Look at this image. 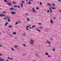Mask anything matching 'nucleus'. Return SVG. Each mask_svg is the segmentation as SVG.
<instances>
[{
  "label": "nucleus",
  "instance_id": "ea45409f",
  "mask_svg": "<svg viewBox=\"0 0 61 61\" xmlns=\"http://www.w3.org/2000/svg\"><path fill=\"white\" fill-rule=\"evenodd\" d=\"M36 56H37V54H36Z\"/></svg>",
  "mask_w": 61,
  "mask_h": 61
},
{
  "label": "nucleus",
  "instance_id": "39448f33",
  "mask_svg": "<svg viewBox=\"0 0 61 61\" xmlns=\"http://www.w3.org/2000/svg\"><path fill=\"white\" fill-rule=\"evenodd\" d=\"M23 4L22 3H21L20 4L21 7H22V8H23Z\"/></svg>",
  "mask_w": 61,
  "mask_h": 61
},
{
  "label": "nucleus",
  "instance_id": "2eb2a0df",
  "mask_svg": "<svg viewBox=\"0 0 61 61\" xmlns=\"http://www.w3.org/2000/svg\"><path fill=\"white\" fill-rule=\"evenodd\" d=\"M32 3H31V2H30V1H29V3H28V4H29V5H30Z\"/></svg>",
  "mask_w": 61,
  "mask_h": 61
},
{
  "label": "nucleus",
  "instance_id": "7ed1b4c3",
  "mask_svg": "<svg viewBox=\"0 0 61 61\" xmlns=\"http://www.w3.org/2000/svg\"><path fill=\"white\" fill-rule=\"evenodd\" d=\"M0 16H1V17L3 16H6V15L3 14H0Z\"/></svg>",
  "mask_w": 61,
  "mask_h": 61
},
{
  "label": "nucleus",
  "instance_id": "4468645a",
  "mask_svg": "<svg viewBox=\"0 0 61 61\" xmlns=\"http://www.w3.org/2000/svg\"><path fill=\"white\" fill-rule=\"evenodd\" d=\"M47 43L49 44V45H50L51 44V43L49 41H47Z\"/></svg>",
  "mask_w": 61,
  "mask_h": 61
},
{
  "label": "nucleus",
  "instance_id": "e2e57ef3",
  "mask_svg": "<svg viewBox=\"0 0 61 61\" xmlns=\"http://www.w3.org/2000/svg\"><path fill=\"white\" fill-rule=\"evenodd\" d=\"M49 46H51V45H50Z\"/></svg>",
  "mask_w": 61,
  "mask_h": 61
},
{
  "label": "nucleus",
  "instance_id": "1a4fd4ad",
  "mask_svg": "<svg viewBox=\"0 0 61 61\" xmlns=\"http://www.w3.org/2000/svg\"><path fill=\"white\" fill-rule=\"evenodd\" d=\"M36 29L39 32H41V31H40V30H39V29H37L36 28Z\"/></svg>",
  "mask_w": 61,
  "mask_h": 61
},
{
  "label": "nucleus",
  "instance_id": "f257e3e1",
  "mask_svg": "<svg viewBox=\"0 0 61 61\" xmlns=\"http://www.w3.org/2000/svg\"><path fill=\"white\" fill-rule=\"evenodd\" d=\"M30 44H31V45H33V44H34V41H33V40H30Z\"/></svg>",
  "mask_w": 61,
  "mask_h": 61
},
{
  "label": "nucleus",
  "instance_id": "bb28decb",
  "mask_svg": "<svg viewBox=\"0 0 61 61\" xmlns=\"http://www.w3.org/2000/svg\"><path fill=\"white\" fill-rule=\"evenodd\" d=\"M11 49H12V50H13V51H14V48H12Z\"/></svg>",
  "mask_w": 61,
  "mask_h": 61
},
{
  "label": "nucleus",
  "instance_id": "7c9ffc66",
  "mask_svg": "<svg viewBox=\"0 0 61 61\" xmlns=\"http://www.w3.org/2000/svg\"><path fill=\"white\" fill-rule=\"evenodd\" d=\"M53 50L54 51H55V48H54L53 49Z\"/></svg>",
  "mask_w": 61,
  "mask_h": 61
},
{
  "label": "nucleus",
  "instance_id": "aec40b11",
  "mask_svg": "<svg viewBox=\"0 0 61 61\" xmlns=\"http://www.w3.org/2000/svg\"><path fill=\"white\" fill-rule=\"evenodd\" d=\"M13 34H15V35H16V33L15 32H14L13 33Z\"/></svg>",
  "mask_w": 61,
  "mask_h": 61
},
{
  "label": "nucleus",
  "instance_id": "4d7b16f0",
  "mask_svg": "<svg viewBox=\"0 0 61 61\" xmlns=\"http://www.w3.org/2000/svg\"><path fill=\"white\" fill-rule=\"evenodd\" d=\"M19 23H21V21H19Z\"/></svg>",
  "mask_w": 61,
  "mask_h": 61
},
{
  "label": "nucleus",
  "instance_id": "774afa93",
  "mask_svg": "<svg viewBox=\"0 0 61 61\" xmlns=\"http://www.w3.org/2000/svg\"><path fill=\"white\" fill-rule=\"evenodd\" d=\"M0 35H1V32H0Z\"/></svg>",
  "mask_w": 61,
  "mask_h": 61
},
{
  "label": "nucleus",
  "instance_id": "9d476101",
  "mask_svg": "<svg viewBox=\"0 0 61 61\" xmlns=\"http://www.w3.org/2000/svg\"><path fill=\"white\" fill-rule=\"evenodd\" d=\"M4 61V59L0 58V61Z\"/></svg>",
  "mask_w": 61,
  "mask_h": 61
},
{
  "label": "nucleus",
  "instance_id": "5fc2aeb1",
  "mask_svg": "<svg viewBox=\"0 0 61 61\" xmlns=\"http://www.w3.org/2000/svg\"><path fill=\"white\" fill-rule=\"evenodd\" d=\"M0 46H1V47H2V46L1 45H0Z\"/></svg>",
  "mask_w": 61,
  "mask_h": 61
},
{
  "label": "nucleus",
  "instance_id": "864d4df0",
  "mask_svg": "<svg viewBox=\"0 0 61 61\" xmlns=\"http://www.w3.org/2000/svg\"><path fill=\"white\" fill-rule=\"evenodd\" d=\"M59 12H61V10H60Z\"/></svg>",
  "mask_w": 61,
  "mask_h": 61
},
{
  "label": "nucleus",
  "instance_id": "8fccbe9b",
  "mask_svg": "<svg viewBox=\"0 0 61 61\" xmlns=\"http://www.w3.org/2000/svg\"><path fill=\"white\" fill-rule=\"evenodd\" d=\"M13 3H15V2H14V1H13Z\"/></svg>",
  "mask_w": 61,
  "mask_h": 61
},
{
  "label": "nucleus",
  "instance_id": "f8f14e48",
  "mask_svg": "<svg viewBox=\"0 0 61 61\" xmlns=\"http://www.w3.org/2000/svg\"><path fill=\"white\" fill-rule=\"evenodd\" d=\"M47 5H49V6H52V5L50 4L49 3H47Z\"/></svg>",
  "mask_w": 61,
  "mask_h": 61
},
{
  "label": "nucleus",
  "instance_id": "0e129e2a",
  "mask_svg": "<svg viewBox=\"0 0 61 61\" xmlns=\"http://www.w3.org/2000/svg\"><path fill=\"white\" fill-rule=\"evenodd\" d=\"M23 56H25V55H23Z\"/></svg>",
  "mask_w": 61,
  "mask_h": 61
},
{
  "label": "nucleus",
  "instance_id": "a211bd4d",
  "mask_svg": "<svg viewBox=\"0 0 61 61\" xmlns=\"http://www.w3.org/2000/svg\"><path fill=\"white\" fill-rule=\"evenodd\" d=\"M8 24V22L6 23L5 24V25H6V26L7 25V24Z\"/></svg>",
  "mask_w": 61,
  "mask_h": 61
},
{
  "label": "nucleus",
  "instance_id": "37998d69",
  "mask_svg": "<svg viewBox=\"0 0 61 61\" xmlns=\"http://www.w3.org/2000/svg\"><path fill=\"white\" fill-rule=\"evenodd\" d=\"M60 2H61V0H58Z\"/></svg>",
  "mask_w": 61,
  "mask_h": 61
},
{
  "label": "nucleus",
  "instance_id": "49530a36",
  "mask_svg": "<svg viewBox=\"0 0 61 61\" xmlns=\"http://www.w3.org/2000/svg\"><path fill=\"white\" fill-rule=\"evenodd\" d=\"M10 59L11 60H13V59H12V58H10Z\"/></svg>",
  "mask_w": 61,
  "mask_h": 61
},
{
  "label": "nucleus",
  "instance_id": "338daca9",
  "mask_svg": "<svg viewBox=\"0 0 61 61\" xmlns=\"http://www.w3.org/2000/svg\"><path fill=\"white\" fill-rule=\"evenodd\" d=\"M26 1H27V0H26Z\"/></svg>",
  "mask_w": 61,
  "mask_h": 61
},
{
  "label": "nucleus",
  "instance_id": "680f3d73",
  "mask_svg": "<svg viewBox=\"0 0 61 61\" xmlns=\"http://www.w3.org/2000/svg\"><path fill=\"white\" fill-rule=\"evenodd\" d=\"M26 5H27V3H26Z\"/></svg>",
  "mask_w": 61,
  "mask_h": 61
},
{
  "label": "nucleus",
  "instance_id": "4c0bfd02",
  "mask_svg": "<svg viewBox=\"0 0 61 61\" xmlns=\"http://www.w3.org/2000/svg\"><path fill=\"white\" fill-rule=\"evenodd\" d=\"M50 39H51V40H53V39H52V38H50Z\"/></svg>",
  "mask_w": 61,
  "mask_h": 61
},
{
  "label": "nucleus",
  "instance_id": "f704fd0d",
  "mask_svg": "<svg viewBox=\"0 0 61 61\" xmlns=\"http://www.w3.org/2000/svg\"><path fill=\"white\" fill-rule=\"evenodd\" d=\"M4 2H6L7 1L6 0H4Z\"/></svg>",
  "mask_w": 61,
  "mask_h": 61
},
{
  "label": "nucleus",
  "instance_id": "2f4dec72",
  "mask_svg": "<svg viewBox=\"0 0 61 61\" xmlns=\"http://www.w3.org/2000/svg\"><path fill=\"white\" fill-rule=\"evenodd\" d=\"M18 22H16L15 23V25H16L17 24H18Z\"/></svg>",
  "mask_w": 61,
  "mask_h": 61
},
{
  "label": "nucleus",
  "instance_id": "20e7f679",
  "mask_svg": "<svg viewBox=\"0 0 61 61\" xmlns=\"http://www.w3.org/2000/svg\"><path fill=\"white\" fill-rule=\"evenodd\" d=\"M32 11L33 12H36V10H35V8H32Z\"/></svg>",
  "mask_w": 61,
  "mask_h": 61
},
{
  "label": "nucleus",
  "instance_id": "6e6d98bb",
  "mask_svg": "<svg viewBox=\"0 0 61 61\" xmlns=\"http://www.w3.org/2000/svg\"><path fill=\"white\" fill-rule=\"evenodd\" d=\"M23 35H25V34H23Z\"/></svg>",
  "mask_w": 61,
  "mask_h": 61
},
{
  "label": "nucleus",
  "instance_id": "cd10ccee",
  "mask_svg": "<svg viewBox=\"0 0 61 61\" xmlns=\"http://www.w3.org/2000/svg\"><path fill=\"white\" fill-rule=\"evenodd\" d=\"M17 7H18L19 8H20V6L19 5L18 6H17Z\"/></svg>",
  "mask_w": 61,
  "mask_h": 61
},
{
  "label": "nucleus",
  "instance_id": "79ce46f5",
  "mask_svg": "<svg viewBox=\"0 0 61 61\" xmlns=\"http://www.w3.org/2000/svg\"><path fill=\"white\" fill-rule=\"evenodd\" d=\"M15 48H16V47H17V46H15Z\"/></svg>",
  "mask_w": 61,
  "mask_h": 61
},
{
  "label": "nucleus",
  "instance_id": "72a5a7b5",
  "mask_svg": "<svg viewBox=\"0 0 61 61\" xmlns=\"http://www.w3.org/2000/svg\"><path fill=\"white\" fill-rule=\"evenodd\" d=\"M47 12L48 13H49V10H48L47 11Z\"/></svg>",
  "mask_w": 61,
  "mask_h": 61
},
{
  "label": "nucleus",
  "instance_id": "412c9836",
  "mask_svg": "<svg viewBox=\"0 0 61 61\" xmlns=\"http://www.w3.org/2000/svg\"><path fill=\"white\" fill-rule=\"evenodd\" d=\"M13 6L15 8L17 7V5Z\"/></svg>",
  "mask_w": 61,
  "mask_h": 61
},
{
  "label": "nucleus",
  "instance_id": "a18cd8bd",
  "mask_svg": "<svg viewBox=\"0 0 61 61\" xmlns=\"http://www.w3.org/2000/svg\"><path fill=\"white\" fill-rule=\"evenodd\" d=\"M39 24L40 25H41V23H39Z\"/></svg>",
  "mask_w": 61,
  "mask_h": 61
},
{
  "label": "nucleus",
  "instance_id": "ddd939ff",
  "mask_svg": "<svg viewBox=\"0 0 61 61\" xmlns=\"http://www.w3.org/2000/svg\"><path fill=\"white\" fill-rule=\"evenodd\" d=\"M36 25H33L31 27L32 28H34V27H35Z\"/></svg>",
  "mask_w": 61,
  "mask_h": 61
},
{
  "label": "nucleus",
  "instance_id": "a878e982",
  "mask_svg": "<svg viewBox=\"0 0 61 61\" xmlns=\"http://www.w3.org/2000/svg\"><path fill=\"white\" fill-rule=\"evenodd\" d=\"M36 9H37V10H38V9H39V8L38 7H37L36 8Z\"/></svg>",
  "mask_w": 61,
  "mask_h": 61
},
{
  "label": "nucleus",
  "instance_id": "3c124183",
  "mask_svg": "<svg viewBox=\"0 0 61 61\" xmlns=\"http://www.w3.org/2000/svg\"><path fill=\"white\" fill-rule=\"evenodd\" d=\"M0 56H2V55L1 54V53H0Z\"/></svg>",
  "mask_w": 61,
  "mask_h": 61
},
{
  "label": "nucleus",
  "instance_id": "de8ad7c7",
  "mask_svg": "<svg viewBox=\"0 0 61 61\" xmlns=\"http://www.w3.org/2000/svg\"><path fill=\"white\" fill-rule=\"evenodd\" d=\"M53 19H55V20L56 19V18H54Z\"/></svg>",
  "mask_w": 61,
  "mask_h": 61
},
{
  "label": "nucleus",
  "instance_id": "a19ab883",
  "mask_svg": "<svg viewBox=\"0 0 61 61\" xmlns=\"http://www.w3.org/2000/svg\"><path fill=\"white\" fill-rule=\"evenodd\" d=\"M26 30H28V28H26Z\"/></svg>",
  "mask_w": 61,
  "mask_h": 61
},
{
  "label": "nucleus",
  "instance_id": "e433bc0d",
  "mask_svg": "<svg viewBox=\"0 0 61 61\" xmlns=\"http://www.w3.org/2000/svg\"><path fill=\"white\" fill-rule=\"evenodd\" d=\"M25 15H27V16H28V14H25Z\"/></svg>",
  "mask_w": 61,
  "mask_h": 61
},
{
  "label": "nucleus",
  "instance_id": "bf43d9fd",
  "mask_svg": "<svg viewBox=\"0 0 61 61\" xmlns=\"http://www.w3.org/2000/svg\"><path fill=\"white\" fill-rule=\"evenodd\" d=\"M30 29H31V27H30Z\"/></svg>",
  "mask_w": 61,
  "mask_h": 61
},
{
  "label": "nucleus",
  "instance_id": "423d86ee",
  "mask_svg": "<svg viewBox=\"0 0 61 61\" xmlns=\"http://www.w3.org/2000/svg\"><path fill=\"white\" fill-rule=\"evenodd\" d=\"M49 9L50 11H51V13H52V10L51 8L50 7L49 8Z\"/></svg>",
  "mask_w": 61,
  "mask_h": 61
},
{
  "label": "nucleus",
  "instance_id": "c756f323",
  "mask_svg": "<svg viewBox=\"0 0 61 61\" xmlns=\"http://www.w3.org/2000/svg\"><path fill=\"white\" fill-rule=\"evenodd\" d=\"M3 13L4 14H5V11H3Z\"/></svg>",
  "mask_w": 61,
  "mask_h": 61
},
{
  "label": "nucleus",
  "instance_id": "0eeeda50",
  "mask_svg": "<svg viewBox=\"0 0 61 61\" xmlns=\"http://www.w3.org/2000/svg\"><path fill=\"white\" fill-rule=\"evenodd\" d=\"M51 8L52 9H53V10H54L55 9H56V8H55L53 7H51Z\"/></svg>",
  "mask_w": 61,
  "mask_h": 61
},
{
  "label": "nucleus",
  "instance_id": "c03bdc74",
  "mask_svg": "<svg viewBox=\"0 0 61 61\" xmlns=\"http://www.w3.org/2000/svg\"><path fill=\"white\" fill-rule=\"evenodd\" d=\"M48 57H50V56L49 55H48Z\"/></svg>",
  "mask_w": 61,
  "mask_h": 61
},
{
  "label": "nucleus",
  "instance_id": "dca6fc26",
  "mask_svg": "<svg viewBox=\"0 0 61 61\" xmlns=\"http://www.w3.org/2000/svg\"><path fill=\"white\" fill-rule=\"evenodd\" d=\"M14 9V8H10V10H13Z\"/></svg>",
  "mask_w": 61,
  "mask_h": 61
},
{
  "label": "nucleus",
  "instance_id": "603ef678",
  "mask_svg": "<svg viewBox=\"0 0 61 61\" xmlns=\"http://www.w3.org/2000/svg\"><path fill=\"white\" fill-rule=\"evenodd\" d=\"M22 3H24V1H22Z\"/></svg>",
  "mask_w": 61,
  "mask_h": 61
},
{
  "label": "nucleus",
  "instance_id": "f03ea898",
  "mask_svg": "<svg viewBox=\"0 0 61 61\" xmlns=\"http://www.w3.org/2000/svg\"><path fill=\"white\" fill-rule=\"evenodd\" d=\"M10 13L11 14H12V15H15L16 14V13L15 12H13L12 11L10 12Z\"/></svg>",
  "mask_w": 61,
  "mask_h": 61
},
{
  "label": "nucleus",
  "instance_id": "f3484780",
  "mask_svg": "<svg viewBox=\"0 0 61 61\" xmlns=\"http://www.w3.org/2000/svg\"><path fill=\"white\" fill-rule=\"evenodd\" d=\"M27 21H29V18H27Z\"/></svg>",
  "mask_w": 61,
  "mask_h": 61
},
{
  "label": "nucleus",
  "instance_id": "5701e85b",
  "mask_svg": "<svg viewBox=\"0 0 61 61\" xmlns=\"http://www.w3.org/2000/svg\"><path fill=\"white\" fill-rule=\"evenodd\" d=\"M8 26L9 28H11V27H12V26L11 25H9V26Z\"/></svg>",
  "mask_w": 61,
  "mask_h": 61
},
{
  "label": "nucleus",
  "instance_id": "393cba45",
  "mask_svg": "<svg viewBox=\"0 0 61 61\" xmlns=\"http://www.w3.org/2000/svg\"><path fill=\"white\" fill-rule=\"evenodd\" d=\"M45 54L46 55H48V53L46 52L45 53Z\"/></svg>",
  "mask_w": 61,
  "mask_h": 61
},
{
  "label": "nucleus",
  "instance_id": "9b49d317",
  "mask_svg": "<svg viewBox=\"0 0 61 61\" xmlns=\"http://www.w3.org/2000/svg\"><path fill=\"white\" fill-rule=\"evenodd\" d=\"M30 25H29L28 26H26V28H29V27H30Z\"/></svg>",
  "mask_w": 61,
  "mask_h": 61
},
{
  "label": "nucleus",
  "instance_id": "052dcab7",
  "mask_svg": "<svg viewBox=\"0 0 61 61\" xmlns=\"http://www.w3.org/2000/svg\"><path fill=\"white\" fill-rule=\"evenodd\" d=\"M8 30H10V29H8Z\"/></svg>",
  "mask_w": 61,
  "mask_h": 61
},
{
  "label": "nucleus",
  "instance_id": "6ab92c4d",
  "mask_svg": "<svg viewBox=\"0 0 61 61\" xmlns=\"http://www.w3.org/2000/svg\"><path fill=\"white\" fill-rule=\"evenodd\" d=\"M51 24H53V20H51Z\"/></svg>",
  "mask_w": 61,
  "mask_h": 61
},
{
  "label": "nucleus",
  "instance_id": "c9c22d12",
  "mask_svg": "<svg viewBox=\"0 0 61 61\" xmlns=\"http://www.w3.org/2000/svg\"><path fill=\"white\" fill-rule=\"evenodd\" d=\"M8 21L9 22H10V20L9 19H8Z\"/></svg>",
  "mask_w": 61,
  "mask_h": 61
},
{
  "label": "nucleus",
  "instance_id": "69168bd1",
  "mask_svg": "<svg viewBox=\"0 0 61 61\" xmlns=\"http://www.w3.org/2000/svg\"><path fill=\"white\" fill-rule=\"evenodd\" d=\"M47 41H48V40H47Z\"/></svg>",
  "mask_w": 61,
  "mask_h": 61
},
{
  "label": "nucleus",
  "instance_id": "c85d7f7f",
  "mask_svg": "<svg viewBox=\"0 0 61 61\" xmlns=\"http://www.w3.org/2000/svg\"><path fill=\"white\" fill-rule=\"evenodd\" d=\"M4 19H5V20H6V19H7V18H3Z\"/></svg>",
  "mask_w": 61,
  "mask_h": 61
},
{
  "label": "nucleus",
  "instance_id": "13d9d810",
  "mask_svg": "<svg viewBox=\"0 0 61 61\" xmlns=\"http://www.w3.org/2000/svg\"><path fill=\"white\" fill-rule=\"evenodd\" d=\"M40 28H42V27H40Z\"/></svg>",
  "mask_w": 61,
  "mask_h": 61
},
{
  "label": "nucleus",
  "instance_id": "473e14b6",
  "mask_svg": "<svg viewBox=\"0 0 61 61\" xmlns=\"http://www.w3.org/2000/svg\"><path fill=\"white\" fill-rule=\"evenodd\" d=\"M23 46H26L25 45V44H23Z\"/></svg>",
  "mask_w": 61,
  "mask_h": 61
},
{
  "label": "nucleus",
  "instance_id": "6e6552de",
  "mask_svg": "<svg viewBox=\"0 0 61 61\" xmlns=\"http://www.w3.org/2000/svg\"><path fill=\"white\" fill-rule=\"evenodd\" d=\"M7 5H10V6H11V5H12V4H11V3H8L7 4Z\"/></svg>",
  "mask_w": 61,
  "mask_h": 61
},
{
  "label": "nucleus",
  "instance_id": "4be33fe9",
  "mask_svg": "<svg viewBox=\"0 0 61 61\" xmlns=\"http://www.w3.org/2000/svg\"><path fill=\"white\" fill-rule=\"evenodd\" d=\"M52 5H53V6H55V5L54 3L52 4Z\"/></svg>",
  "mask_w": 61,
  "mask_h": 61
},
{
  "label": "nucleus",
  "instance_id": "09e8293b",
  "mask_svg": "<svg viewBox=\"0 0 61 61\" xmlns=\"http://www.w3.org/2000/svg\"><path fill=\"white\" fill-rule=\"evenodd\" d=\"M8 59H10V57H8L7 58Z\"/></svg>",
  "mask_w": 61,
  "mask_h": 61
},
{
  "label": "nucleus",
  "instance_id": "58836bf2",
  "mask_svg": "<svg viewBox=\"0 0 61 61\" xmlns=\"http://www.w3.org/2000/svg\"><path fill=\"white\" fill-rule=\"evenodd\" d=\"M7 19H10V17H7Z\"/></svg>",
  "mask_w": 61,
  "mask_h": 61
},
{
  "label": "nucleus",
  "instance_id": "b1692460",
  "mask_svg": "<svg viewBox=\"0 0 61 61\" xmlns=\"http://www.w3.org/2000/svg\"><path fill=\"white\" fill-rule=\"evenodd\" d=\"M40 5H41L42 4V3H41V2H40Z\"/></svg>",
  "mask_w": 61,
  "mask_h": 61
}]
</instances>
